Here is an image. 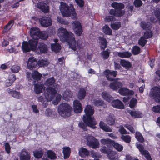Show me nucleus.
<instances>
[{"mask_svg": "<svg viewBox=\"0 0 160 160\" xmlns=\"http://www.w3.org/2000/svg\"><path fill=\"white\" fill-rule=\"evenodd\" d=\"M58 34L60 40L62 42H67L69 48L74 51L79 50L82 48L81 42L79 41H76L73 34L68 31L65 28H59L58 30Z\"/></svg>", "mask_w": 160, "mask_h": 160, "instance_id": "f257e3e1", "label": "nucleus"}, {"mask_svg": "<svg viewBox=\"0 0 160 160\" xmlns=\"http://www.w3.org/2000/svg\"><path fill=\"white\" fill-rule=\"evenodd\" d=\"M84 112L85 114L83 115V119L86 125L83 123L80 122L78 124L79 126L84 130L86 126L93 128H95V125L97 124V122L94 118L91 116L94 112V108L90 105H88L84 109Z\"/></svg>", "mask_w": 160, "mask_h": 160, "instance_id": "f03ea898", "label": "nucleus"}, {"mask_svg": "<svg viewBox=\"0 0 160 160\" xmlns=\"http://www.w3.org/2000/svg\"><path fill=\"white\" fill-rule=\"evenodd\" d=\"M53 88L49 87L46 89L44 93V96L46 99L48 101L52 100L54 104H57L59 102L62 98L61 95L57 94L55 95L58 88H59V86L56 83L54 84Z\"/></svg>", "mask_w": 160, "mask_h": 160, "instance_id": "7ed1b4c3", "label": "nucleus"}, {"mask_svg": "<svg viewBox=\"0 0 160 160\" xmlns=\"http://www.w3.org/2000/svg\"><path fill=\"white\" fill-rule=\"evenodd\" d=\"M60 9L63 16L70 17L73 19L76 18V14L72 5L70 4V6L69 7L66 3L61 2Z\"/></svg>", "mask_w": 160, "mask_h": 160, "instance_id": "20e7f679", "label": "nucleus"}, {"mask_svg": "<svg viewBox=\"0 0 160 160\" xmlns=\"http://www.w3.org/2000/svg\"><path fill=\"white\" fill-rule=\"evenodd\" d=\"M30 35L32 38L35 41H37V44L38 39L40 38L42 39L46 40L48 38V34L46 32L44 31L40 32L38 28H31Z\"/></svg>", "mask_w": 160, "mask_h": 160, "instance_id": "39448f33", "label": "nucleus"}, {"mask_svg": "<svg viewBox=\"0 0 160 160\" xmlns=\"http://www.w3.org/2000/svg\"><path fill=\"white\" fill-rule=\"evenodd\" d=\"M72 108L67 103H62L58 107V112L62 117H68L70 116Z\"/></svg>", "mask_w": 160, "mask_h": 160, "instance_id": "423d86ee", "label": "nucleus"}, {"mask_svg": "<svg viewBox=\"0 0 160 160\" xmlns=\"http://www.w3.org/2000/svg\"><path fill=\"white\" fill-rule=\"evenodd\" d=\"M37 45L36 41H35L32 38L28 42H23L22 44V50L24 52L26 53L31 50H35L37 48Z\"/></svg>", "mask_w": 160, "mask_h": 160, "instance_id": "0eeeda50", "label": "nucleus"}, {"mask_svg": "<svg viewBox=\"0 0 160 160\" xmlns=\"http://www.w3.org/2000/svg\"><path fill=\"white\" fill-rule=\"evenodd\" d=\"M85 141L89 147L93 149L98 148L99 147V143L97 139L92 136L88 134L84 136Z\"/></svg>", "mask_w": 160, "mask_h": 160, "instance_id": "6e6552de", "label": "nucleus"}, {"mask_svg": "<svg viewBox=\"0 0 160 160\" xmlns=\"http://www.w3.org/2000/svg\"><path fill=\"white\" fill-rule=\"evenodd\" d=\"M42 76V74L36 71H34L32 74L29 72L27 73V77L28 80L30 82L32 81V84H34V80H40Z\"/></svg>", "mask_w": 160, "mask_h": 160, "instance_id": "1a4fd4ad", "label": "nucleus"}, {"mask_svg": "<svg viewBox=\"0 0 160 160\" xmlns=\"http://www.w3.org/2000/svg\"><path fill=\"white\" fill-rule=\"evenodd\" d=\"M150 96L152 98L154 99L158 102V100L160 98V88L158 87H155L151 90Z\"/></svg>", "mask_w": 160, "mask_h": 160, "instance_id": "9d476101", "label": "nucleus"}, {"mask_svg": "<svg viewBox=\"0 0 160 160\" xmlns=\"http://www.w3.org/2000/svg\"><path fill=\"white\" fill-rule=\"evenodd\" d=\"M39 21L41 26L44 27L51 26L52 24V20L49 17H44L40 18Z\"/></svg>", "mask_w": 160, "mask_h": 160, "instance_id": "9b49d317", "label": "nucleus"}, {"mask_svg": "<svg viewBox=\"0 0 160 160\" xmlns=\"http://www.w3.org/2000/svg\"><path fill=\"white\" fill-rule=\"evenodd\" d=\"M72 26L75 33L78 36H81L82 33V30L80 22L76 21L73 22Z\"/></svg>", "mask_w": 160, "mask_h": 160, "instance_id": "f8f14e48", "label": "nucleus"}, {"mask_svg": "<svg viewBox=\"0 0 160 160\" xmlns=\"http://www.w3.org/2000/svg\"><path fill=\"white\" fill-rule=\"evenodd\" d=\"M100 151L103 153L108 154V156L111 159L114 160L116 154L112 152L110 148L106 147H103L100 149Z\"/></svg>", "mask_w": 160, "mask_h": 160, "instance_id": "ddd939ff", "label": "nucleus"}, {"mask_svg": "<svg viewBox=\"0 0 160 160\" xmlns=\"http://www.w3.org/2000/svg\"><path fill=\"white\" fill-rule=\"evenodd\" d=\"M104 74L106 75L107 78L108 80L112 81H113V79L111 76H112L114 77H116L117 74V72L116 71H111L109 70H107L104 72Z\"/></svg>", "mask_w": 160, "mask_h": 160, "instance_id": "4468645a", "label": "nucleus"}, {"mask_svg": "<svg viewBox=\"0 0 160 160\" xmlns=\"http://www.w3.org/2000/svg\"><path fill=\"white\" fill-rule=\"evenodd\" d=\"M113 54L116 56H119L120 58H129L132 55L131 53L128 51L120 52H114Z\"/></svg>", "mask_w": 160, "mask_h": 160, "instance_id": "2eb2a0df", "label": "nucleus"}, {"mask_svg": "<svg viewBox=\"0 0 160 160\" xmlns=\"http://www.w3.org/2000/svg\"><path fill=\"white\" fill-rule=\"evenodd\" d=\"M137 147L138 149L142 154L144 155L148 160H151V158L148 151L143 150L144 148L141 144H137Z\"/></svg>", "mask_w": 160, "mask_h": 160, "instance_id": "dca6fc26", "label": "nucleus"}, {"mask_svg": "<svg viewBox=\"0 0 160 160\" xmlns=\"http://www.w3.org/2000/svg\"><path fill=\"white\" fill-rule=\"evenodd\" d=\"M37 63L36 59L34 57H30L29 58L27 63L28 68L30 70H32L35 67Z\"/></svg>", "mask_w": 160, "mask_h": 160, "instance_id": "f3484780", "label": "nucleus"}, {"mask_svg": "<svg viewBox=\"0 0 160 160\" xmlns=\"http://www.w3.org/2000/svg\"><path fill=\"white\" fill-rule=\"evenodd\" d=\"M73 108L74 111L76 113L80 112L82 109L81 103L78 100H75L73 101Z\"/></svg>", "mask_w": 160, "mask_h": 160, "instance_id": "a211bd4d", "label": "nucleus"}, {"mask_svg": "<svg viewBox=\"0 0 160 160\" xmlns=\"http://www.w3.org/2000/svg\"><path fill=\"white\" fill-rule=\"evenodd\" d=\"M118 92L120 94L123 96L133 95L134 94L133 91L130 90L125 88H121L119 89Z\"/></svg>", "mask_w": 160, "mask_h": 160, "instance_id": "6ab92c4d", "label": "nucleus"}, {"mask_svg": "<svg viewBox=\"0 0 160 160\" xmlns=\"http://www.w3.org/2000/svg\"><path fill=\"white\" fill-rule=\"evenodd\" d=\"M20 160H30V156L29 153L25 149L22 150L20 155Z\"/></svg>", "mask_w": 160, "mask_h": 160, "instance_id": "aec40b11", "label": "nucleus"}, {"mask_svg": "<svg viewBox=\"0 0 160 160\" xmlns=\"http://www.w3.org/2000/svg\"><path fill=\"white\" fill-rule=\"evenodd\" d=\"M45 89L44 85L42 84H35L34 90L36 94H39L42 92L43 90Z\"/></svg>", "mask_w": 160, "mask_h": 160, "instance_id": "412c9836", "label": "nucleus"}, {"mask_svg": "<svg viewBox=\"0 0 160 160\" xmlns=\"http://www.w3.org/2000/svg\"><path fill=\"white\" fill-rule=\"evenodd\" d=\"M89 153V151L83 147H81L78 149V155L82 158H84L88 156Z\"/></svg>", "mask_w": 160, "mask_h": 160, "instance_id": "4be33fe9", "label": "nucleus"}, {"mask_svg": "<svg viewBox=\"0 0 160 160\" xmlns=\"http://www.w3.org/2000/svg\"><path fill=\"white\" fill-rule=\"evenodd\" d=\"M111 102L112 106L114 108L118 109H123L124 108L122 103L119 100H112Z\"/></svg>", "mask_w": 160, "mask_h": 160, "instance_id": "5701e85b", "label": "nucleus"}, {"mask_svg": "<svg viewBox=\"0 0 160 160\" xmlns=\"http://www.w3.org/2000/svg\"><path fill=\"white\" fill-rule=\"evenodd\" d=\"M106 122L109 125H112L116 122L115 119L113 114H109L107 117Z\"/></svg>", "mask_w": 160, "mask_h": 160, "instance_id": "b1692460", "label": "nucleus"}, {"mask_svg": "<svg viewBox=\"0 0 160 160\" xmlns=\"http://www.w3.org/2000/svg\"><path fill=\"white\" fill-rule=\"evenodd\" d=\"M98 40L100 47L101 49H104L107 47L108 42L105 38L102 37H100Z\"/></svg>", "mask_w": 160, "mask_h": 160, "instance_id": "393cba45", "label": "nucleus"}, {"mask_svg": "<svg viewBox=\"0 0 160 160\" xmlns=\"http://www.w3.org/2000/svg\"><path fill=\"white\" fill-rule=\"evenodd\" d=\"M37 7L45 13L48 12L49 11V7L47 4L45 3L41 2L37 4Z\"/></svg>", "mask_w": 160, "mask_h": 160, "instance_id": "a878e982", "label": "nucleus"}, {"mask_svg": "<svg viewBox=\"0 0 160 160\" xmlns=\"http://www.w3.org/2000/svg\"><path fill=\"white\" fill-rule=\"evenodd\" d=\"M54 41L55 43L51 44L52 50L55 52H58L61 49V47L59 44L57 43L58 41V39H55Z\"/></svg>", "mask_w": 160, "mask_h": 160, "instance_id": "bb28decb", "label": "nucleus"}, {"mask_svg": "<svg viewBox=\"0 0 160 160\" xmlns=\"http://www.w3.org/2000/svg\"><path fill=\"white\" fill-rule=\"evenodd\" d=\"M122 84L119 82H112L109 85L110 88L114 90H116L122 86Z\"/></svg>", "mask_w": 160, "mask_h": 160, "instance_id": "cd10ccee", "label": "nucleus"}, {"mask_svg": "<svg viewBox=\"0 0 160 160\" xmlns=\"http://www.w3.org/2000/svg\"><path fill=\"white\" fill-rule=\"evenodd\" d=\"M72 95V93L71 91L67 89L62 94V98L64 100L68 101L70 98H71Z\"/></svg>", "mask_w": 160, "mask_h": 160, "instance_id": "c85d7f7f", "label": "nucleus"}, {"mask_svg": "<svg viewBox=\"0 0 160 160\" xmlns=\"http://www.w3.org/2000/svg\"><path fill=\"white\" fill-rule=\"evenodd\" d=\"M103 98L108 102H111L113 100V97L111 96L108 92H103L102 93Z\"/></svg>", "mask_w": 160, "mask_h": 160, "instance_id": "c756f323", "label": "nucleus"}, {"mask_svg": "<svg viewBox=\"0 0 160 160\" xmlns=\"http://www.w3.org/2000/svg\"><path fill=\"white\" fill-rule=\"evenodd\" d=\"M120 63L121 65L126 69H128L132 67V64L129 62L124 59L121 60Z\"/></svg>", "mask_w": 160, "mask_h": 160, "instance_id": "7c9ffc66", "label": "nucleus"}, {"mask_svg": "<svg viewBox=\"0 0 160 160\" xmlns=\"http://www.w3.org/2000/svg\"><path fill=\"white\" fill-rule=\"evenodd\" d=\"M16 80L15 76L14 75L9 76L8 78L6 81V85L7 87L11 86L12 82Z\"/></svg>", "mask_w": 160, "mask_h": 160, "instance_id": "2f4dec72", "label": "nucleus"}, {"mask_svg": "<svg viewBox=\"0 0 160 160\" xmlns=\"http://www.w3.org/2000/svg\"><path fill=\"white\" fill-rule=\"evenodd\" d=\"M99 126L100 128L104 131L107 132H111L112 129L103 122L100 121L99 123Z\"/></svg>", "mask_w": 160, "mask_h": 160, "instance_id": "473e14b6", "label": "nucleus"}, {"mask_svg": "<svg viewBox=\"0 0 160 160\" xmlns=\"http://www.w3.org/2000/svg\"><path fill=\"white\" fill-rule=\"evenodd\" d=\"M129 112L132 117L135 118H141L143 116L142 113L138 111H129Z\"/></svg>", "mask_w": 160, "mask_h": 160, "instance_id": "72a5a7b5", "label": "nucleus"}, {"mask_svg": "<svg viewBox=\"0 0 160 160\" xmlns=\"http://www.w3.org/2000/svg\"><path fill=\"white\" fill-rule=\"evenodd\" d=\"M63 153L65 159L69 158L70 154V148L69 147H64L63 148Z\"/></svg>", "mask_w": 160, "mask_h": 160, "instance_id": "f704fd0d", "label": "nucleus"}, {"mask_svg": "<svg viewBox=\"0 0 160 160\" xmlns=\"http://www.w3.org/2000/svg\"><path fill=\"white\" fill-rule=\"evenodd\" d=\"M111 6L114 8L116 10H121L124 8V5L121 3L113 2L111 4Z\"/></svg>", "mask_w": 160, "mask_h": 160, "instance_id": "c9c22d12", "label": "nucleus"}, {"mask_svg": "<svg viewBox=\"0 0 160 160\" xmlns=\"http://www.w3.org/2000/svg\"><path fill=\"white\" fill-rule=\"evenodd\" d=\"M100 142L103 144L106 145L108 147H110L112 145L113 141L108 138L102 139H101Z\"/></svg>", "mask_w": 160, "mask_h": 160, "instance_id": "e433bc0d", "label": "nucleus"}, {"mask_svg": "<svg viewBox=\"0 0 160 160\" xmlns=\"http://www.w3.org/2000/svg\"><path fill=\"white\" fill-rule=\"evenodd\" d=\"M43 151L42 149L39 148L38 150L33 152V154L35 158H41L43 154Z\"/></svg>", "mask_w": 160, "mask_h": 160, "instance_id": "4c0bfd02", "label": "nucleus"}, {"mask_svg": "<svg viewBox=\"0 0 160 160\" xmlns=\"http://www.w3.org/2000/svg\"><path fill=\"white\" fill-rule=\"evenodd\" d=\"M86 92L84 89L80 88L78 95V98L80 100L83 99L86 95Z\"/></svg>", "mask_w": 160, "mask_h": 160, "instance_id": "58836bf2", "label": "nucleus"}, {"mask_svg": "<svg viewBox=\"0 0 160 160\" xmlns=\"http://www.w3.org/2000/svg\"><path fill=\"white\" fill-rule=\"evenodd\" d=\"M38 48L40 52L42 53H45L48 50L46 45L43 43H40Z\"/></svg>", "mask_w": 160, "mask_h": 160, "instance_id": "ea45409f", "label": "nucleus"}, {"mask_svg": "<svg viewBox=\"0 0 160 160\" xmlns=\"http://www.w3.org/2000/svg\"><path fill=\"white\" fill-rule=\"evenodd\" d=\"M112 145L118 151L121 152L123 149V146L118 143L115 142L113 141Z\"/></svg>", "mask_w": 160, "mask_h": 160, "instance_id": "a19ab883", "label": "nucleus"}, {"mask_svg": "<svg viewBox=\"0 0 160 160\" xmlns=\"http://www.w3.org/2000/svg\"><path fill=\"white\" fill-rule=\"evenodd\" d=\"M103 32L106 34L110 35L112 34V31L108 26L105 25L102 28Z\"/></svg>", "mask_w": 160, "mask_h": 160, "instance_id": "79ce46f5", "label": "nucleus"}, {"mask_svg": "<svg viewBox=\"0 0 160 160\" xmlns=\"http://www.w3.org/2000/svg\"><path fill=\"white\" fill-rule=\"evenodd\" d=\"M49 64V62L47 60L39 61L38 64L40 67H46Z\"/></svg>", "mask_w": 160, "mask_h": 160, "instance_id": "37998d69", "label": "nucleus"}, {"mask_svg": "<svg viewBox=\"0 0 160 160\" xmlns=\"http://www.w3.org/2000/svg\"><path fill=\"white\" fill-rule=\"evenodd\" d=\"M111 26L113 29L117 30L121 27V24L120 22H112Z\"/></svg>", "mask_w": 160, "mask_h": 160, "instance_id": "c03bdc74", "label": "nucleus"}, {"mask_svg": "<svg viewBox=\"0 0 160 160\" xmlns=\"http://www.w3.org/2000/svg\"><path fill=\"white\" fill-rule=\"evenodd\" d=\"M48 157L51 159H54L57 158L55 152L51 150L48 151L47 152Z\"/></svg>", "mask_w": 160, "mask_h": 160, "instance_id": "a18cd8bd", "label": "nucleus"}, {"mask_svg": "<svg viewBox=\"0 0 160 160\" xmlns=\"http://www.w3.org/2000/svg\"><path fill=\"white\" fill-rule=\"evenodd\" d=\"M55 82V80L53 77L48 79L44 84L46 85L49 86L52 85Z\"/></svg>", "mask_w": 160, "mask_h": 160, "instance_id": "49530a36", "label": "nucleus"}, {"mask_svg": "<svg viewBox=\"0 0 160 160\" xmlns=\"http://www.w3.org/2000/svg\"><path fill=\"white\" fill-rule=\"evenodd\" d=\"M93 104L96 106H104L105 104L103 101L102 100H95L93 102Z\"/></svg>", "mask_w": 160, "mask_h": 160, "instance_id": "de8ad7c7", "label": "nucleus"}, {"mask_svg": "<svg viewBox=\"0 0 160 160\" xmlns=\"http://www.w3.org/2000/svg\"><path fill=\"white\" fill-rule=\"evenodd\" d=\"M91 154L92 157L94 158V160H100L97 159L100 158L101 157V156L98 153L94 151H92L91 152Z\"/></svg>", "mask_w": 160, "mask_h": 160, "instance_id": "09e8293b", "label": "nucleus"}, {"mask_svg": "<svg viewBox=\"0 0 160 160\" xmlns=\"http://www.w3.org/2000/svg\"><path fill=\"white\" fill-rule=\"evenodd\" d=\"M131 137L129 135H122L121 137V139L125 142L129 143L131 141Z\"/></svg>", "mask_w": 160, "mask_h": 160, "instance_id": "8fccbe9b", "label": "nucleus"}, {"mask_svg": "<svg viewBox=\"0 0 160 160\" xmlns=\"http://www.w3.org/2000/svg\"><path fill=\"white\" fill-rule=\"evenodd\" d=\"M135 137L140 142H142L144 141L143 137L142 134L139 132H136Z\"/></svg>", "mask_w": 160, "mask_h": 160, "instance_id": "3c124183", "label": "nucleus"}, {"mask_svg": "<svg viewBox=\"0 0 160 160\" xmlns=\"http://www.w3.org/2000/svg\"><path fill=\"white\" fill-rule=\"evenodd\" d=\"M137 102V101L136 99L133 98L131 100L130 104L129 106L131 108H134Z\"/></svg>", "mask_w": 160, "mask_h": 160, "instance_id": "603ef678", "label": "nucleus"}, {"mask_svg": "<svg viewBox=\"0 0 160 160\" xmlns=\"http://www.w3.org/2000/svg\"><path fill=\"white\" fill-rule=\"evenodd\" d=\"M110 53L107 50L101 52L102 57L104 59H107L109 56Z\"/></svg>", "mask_w": 160, "mask_h": 160, "instance_id": "864d4df0", "label": "nucleus"}, {"mask_svg": "<svg viewBox=\"0 0 160 160\" xmlns=\"http://www.w3.org/2000/svg\"><path fill=\"white\" fill-rule=\"evenodd\" d=\"M140 48L137 46H134L132 49V52L134 55L138 54L140 52Z\"/></svg>", "mask_w": 160, "mask_h": 160, "instance_id": "5fc2aeb1", "label": "nucleus"}, {"mask_svg": "<svg viewBox=\"0 0 160 160\" xmlns=\"http://www.w3.org/2000/svg\"><path fill=\"white\" fill-rule=\"evenodd\" d=\"M53 112L49 108H47L45 112V114L47 117H52L53 114Z\"/></svg>", "mask_w": 160, "mask_h": 160, "instance_id": "6e6d98bb", "label": "nucleus"}, {"mask_svg": "<svg viewBox=\"0 0 160 160\" xmlns=\"http://www.w3.org/2000/svg\"><path fill=\"white\" fill-rule=\"evenodd\" d=\"M13 23L14 22L13 21H11L9 22L6 26V27L5 28V31L7 32L9 30L13 25Z\"/></svg>", "mask_w": 160, "mask_h": 160, "instance_id": "4d7b16f0", "label": "nucleus"}, {"mask_svg": "<svg viewBox=\"0 0 160 160\" xmlns=\"http://www.w3.org/2000/svg\"><path fill=\"white\" fill-rule=\"evenodd\" d=\"M12 96L13 97L17 99L20 98L22 97L20 93L16 91H14L13 92H12Z\"/></svg>", "mask_w": 160, "mask_h": 160, "instance_id": "13d9d810", "label": "nucleus"}, {"mask_svg": "<svg viewBox=\"0 0 160 160\" xmlns=\"http://www.w3.org/2000/svg\"><path fill=\"white\" fill-rule=\"evenodd\" d=\"M20 67L17 65H13L11 68V70L12 72L14 73L18 72L20 70Z\"/></svg>", "mask_w": 160, "mask_h": 160, "instance_id": "bf43d9fd", "label": "nucleus"}, {"mask_svg": "<svg viewBox=\"0 0 160 160\" xmlns=\"http://www.w3.org/2000/svg\"><path fill=\"white\" fill-rule=\"evenodd\" d=\"M118 131L122 134H128V133L125 129L122 126H120L119 127Z\"/></svg>", "mask_w": 160, "mask_h": 160, "instance_id": "052dcab7", "label": "nucleus"}, {"mask_svg": "<svg viewBox=\"0 0 160 160\" xmlns=\"http://www.w3.org/2000/svg\"><path fill=\"white\" fill-rule=\"evenodd\" d=\"M150 25L149 22L146 23L145 22H142L141 23L140 26L143 29H146L149 27Z\"/></svg>", "mask_w": 160, "mask_h": 160, "instance_id": "680f3d73", "label": "nucleus"}, {"mask_svg": "<svg viewBox=\"0 0 160 160\" xmlns=\"http://www.w3.org/2000/svg\"><path fill=\"white\" fill-rule=\"evenodd\" d=\"M144 35L145 39L150 38L152 36V32L150 31H146L144 32Z\"/></svg>", "mask_w": 160, "mask_h": 160, "instance_id": "e2e57ef3", "label": "nucleus"}, {"mask_svg": "<svg viewBox=\"0 0 160 160\" xmlns=\"http://www.w3.org/2000/svg\"><path fill=\"white\" fill-rule=\"evenodd\" d=\"M134 4L136 7L141 6L142 4V2L141 0H135L134 2Z\"/></svg>", "mask_w": 160, "mask_h": 160, "instance_id": "0e129e2a", "label": "nucleus"}, {"mask_svg": "<svg viewBox=\"0 0 160 160\" xmlns=\"http://www.w3.org/2000/svg\"><path fill=\"white\" fill-rule=\"evenodd\" d=\"M125 14V11L124 10H116V16L121 17L122 16Z\"/></svg>", "mask_w": 160, "mask_h": 160, "instance_id": "69168bd1", "label": "nucleus"}, {"mask_svg": "<svg viewBox=\"0 0 160 160\" xmlns=\"http://www.w3.org/2000/svg\"><path fill=\"white\" fill-rule=\"evenodd\" d=\"M139 44L142 46H144L146 43V40L143 37H141L138 41Z\"/></svg>", "mask_w": 160, "mask_h": 160, "instance_id": "338daca9", "label": "nucleus"}, {"mask_svg": "<svg viewBox=\"0 0 160 160\" xmlns=\"http://www.w3.org/2000/svg\"><path fill=\"white\" fill-rule=\"evenodd\" d=\"M152 110L155 112H160V105L153 107Z\"/></svg>", "mask_w": 160, "mask_h": 160, "instance_id": "774afa93", "label": "nucleus"}]
</instances>
